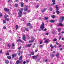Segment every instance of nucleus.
I'll return each mask as SVG.
<instances>
[{"label":"nucleus","mask_w":64,"mask_h":64,"mask_svg":"<svg viewBox=\"0 0 64 64\" xmlns=\"http://www.w3.org/2000/svg\"><path fill=\"white\" fill-rule=\"evenodd\" d=\"M44 23L42 22L40 27V28L42 30V29H43L44 28Z\"/></svg>","instance_id":"obj_1"},{"label":"nucleus","mask_w":64,"mask_h":64,"mask_svg":"<svg viewBox=\"0 0 64 64\" xmlns=\"http://www.w3.org/2000/svg\"><path fill=\"white\" fill-rule=\"evenodd\" d=\"M9 17V16L7 15H5L4 16V17L5 18V20H7L8 21H9V18H8L7 17Z\"/></svg>","instance_id":"obj_2"},{"label":"nucleus","mask_w":64,"mask_h":64,"mask_svg":"<svg viewBox=\"0 0 64 64\" xmlns=\"http://www.w3.org/2000/svg\"><path fill=\"white\" fill-rule=\"evenodd\" d=\"M19 12L18 13V17H21V15L22 14V11L20 10H19Z\"/></svg>","instance_id":"obj_3"},{"label":"nucleus","mask_w":64,"mask_h":64,"mask_svg":"<svg viewBox=\"0 0 64 64\" xmlns=\"http://www.w3.org/2000/svg\"><path fill=\"white\" fill-rule=\"evenodd\" d=\"M33 38V36H32V37L31 38L32 40H30L29 41V43H32V42H33L34 41V40H35V39L34 38L32 39Z\"/></svg>","instance_id":"obj_4"},{"label":"nucleus","mask_w":64,"mask_h":64,"mask_svg":"<svg viewBox=\"0 0 64 64\" xmlns=\"http://www.w3.org/2000/svg\"><path fill=\"white\" fill-rule=\"evenodd\" d=\"M64 19V16H62V17L61 18H60V22H62V21H63V20Z\"/></svg>","instance_id":"obj_5"},{"label":"nucleus","mask_w":64,"mask_h":64,"mask_svg":"<svg viewBox=\"0 0 64 64\" xmlns=\"http://www.w3.org/2000/svg\"><path fill=\"white\" fill-rule=\"evenodd\" d=\"M12 58H14L15 57L17 56V54H13L12 55Z\"/></svg>","instance_id":"obj_6"},{"label":"nucleus","mask_w":64,"mask_h":64,"mask_svg":"<svg viewBox=\"0 0 64 64\" xmlns=\"http://www.w3.org/2000/svg\"><path fill=\"white\" fill-rule=\"evenodd\" d=\"M22 40H24L26 41V36L25 35H24L22 36Z\"/></svg>","instance_id":"obj_7"},{"label":"nucleus","mask_w":64,"mask_h":64,"mask_svg":"<svg viewBox=\"0 0 64 64\" xmlns=\"http://www.w3.org/2000/svg\"><path fill=\"white\" fill-rule=\"evenodd\" d=\"M21 62V61L20 60H17L16 63V64H18L19 63H20Z\"/></svg>","instance_id":"obj_8"},{"label":"nucleus","mask_w":64,"mask_h":64,"mask_svg":"<svg viewBox=\"0 0 64 64\" xmlns=\"http://www.w3.org/2000/svg\"><path fill=\"white\" fill-rule=\"evenodd\" d=\"M24 10L25 11H28V8L27 6H26L24 8Z\"/></svg>","instance_id":"obj_9"},{"label":"nucleus","mask_w":64,"mask_h":64,"mask_svg":"<svg viewBox=\"0 0 64 64\" xmlns=\"http://www.w3.org/2000/svg\"><path fill=\"white\" fill-rule=\"evenodd\" d=\"M49 40V39H47L44 41V42L45 43H48Z\"/></svg>","instance_id":"obj_10"},{"label":"nucleus","mask_w":64,"mask_h":64,"mask_svg":"<svg viewBox=\"0 0 64 64\" xmlns=\"http://www.w3.org/2000/svg\"><path fill=\"white\" fill-rule=\"evenodd\" d=\"M38 57V56H32V57L33 58V59H35L36 58V57Z\"/></svg>","instance_id":"obj_11"},{"label":"nucleus","mask_w":64,"mask_h":64,"mask_svg":"<svg viewBox=\"0 0 64 64\" xmlns=\"http://www.w3.org/2000/svg\"><path fill=\"white\" fill-rule=\"evenodd\" d=\"M50 22L51 23H54L55 22V20H50Z\"/></svg>","instance_id":"obj_12"},{"label":"nucleus","mask_w":64,"mask_h":64,"mask_svg":"<svg viewBox=\"0 0 64 64\" xmlns=\"http://www.w3.org/2000/svg\"><path fill=\"white\" fill-rule=\"evenodd\" d=\"M56 56L57 58H59V53L57 54Z\"/></svg>","instance_id":"obj_13"},{"label":"nucleus","mask_w":64,"mask_h":64,"mask_svg":"<svg viewBox=\"0 0 64 64\" xmlns=\"http://www.w3.org/2000/svg\"><path fill=\"white\" fill-rule=\"evenodd\" d=\"M52 33L53 34H56L57 33L54 30H53L52 31Z\"/></svg>","instance_id":"obj_14"},{"label":"nucleus","mask_w":64,"mask_h":64,"mask_svg":"<svg viewBox=\"0 0 64 64\" xmlns=\"http://www.w3.org/2000/svg\"><path fill=\"white\" fill-rule=\"evenodd\" d=\"M32 45V44H28V46H27V47H30Z\"/></svg>","instance_id":"obj_15"},{"label":"nucleus","mask_w":64,"mask_h":64,"mask_svg":"<svg viewBox=\"0 0 64 64\" xmlns=\"http://www.w3.org/2000/svg\"><path fill=\"white\" fill-rule=\"evenodd\" d=\"M5 63L6 64H8L9 63V61L8 60H6L5 61Z\"/></svg>","instance_id":"obj_16"},{"label":"nucleus","mask_w":64,"mask_h":64,"mask_svg":"<svg viewBox=\"0 0 64 64\" xmlns=\"http://www.w3.org/2000/svg\"><path fill=\"white\" fill-rule=\"evenodd\" d=\"M22 56H21L19 58V60H22Z\"/></svg>","instance_id":"obj_17"},{"label":"nucleus","mask_w":64,"mask_h":64,"mask_svg":"<svg viewBox=\"0 0 64 64\" xmlns=\"http://www.w3.org/2000/svg\"><path fill=\"white\" fill-rule=\"evenodd\" d=\"M56 12L57 14H60V12H59V11L58 10H57Z\"/></svg>","instance_id":"obj_18"},{"label":"nucleus","mask_w":64,"mask_h":64,"mask_svg":"<svg viewBox=\"0 0 64 64\" xmlns=\"http://www.w3.org/2000/svg\"><path fill=\"white\" fill-rule=\"evenodd\" d=\"M31 25V24H30V23H28V24H27V26H30Z\"/></svg>","instance_id":"obj_19"},{"label":"nucleus","mask_w":64,"mask_h":64,"mask_svg":"<svg viewBox=\"0 0 64 64\" xmlns=\"http://www.w3.org/2000/svg\"><path fill=\"white\" fill-rule=\"evenodd\" d=\"M50 56L51 57H54V55L53 54H50Z\"/></svg>","instance_id":"obj_20"},{"label":"nucleus","mask_w":64,"mask_h":64,"mask_svg":"<svg viewBox=\"0 0 64 64\" xmlns=\"http://www.w3.org/2000/svg\"><path fill=\"white\" fill-rule=\"evenodd\" d=\"M7 58L8 59H11V57L9 56H8Z\"/></svg>","instance_id":"obj_21"},{"label":"nucleus","mask_w":64,"mask_h":64,"mask_svg":"<svg viewBox=\"0 0 64 64\" xmlns=\"http://www.w3.org/2000/svg\"><path fill=\"white\" fill-rule=\"evenodd\" d=\"M58 26H62L63 24L61 23H60L58 24Z\"/></svg>","instance_id":"obj_22"},{"label":"nucleus","mask_w":64,"mask_h":64,"mask_svg":"<svg viewBox=\"0 0 64 64\" xmlns=\"http://www.w3.org/2000/svg\"><path fill=\"white\" fill-rule=\"evenodd\" d=\"M17 41L19 42H22V40H21L20 39H19L17 40Z\"/></svg>","instance_id":"obj_23"},{"label":"nucleus","mask_w":64,"mask_h":64,"mask_svg":"<svg viewBox=\"0 0 64 64\" xmlns=\"http://www.w3.org/2000/svg\"><path fill=\"white\" fill-rule=\"evenodd\" d=\"M23 2H22L21 3V7H23Z\"/></svg>","instance_id":"obj_24"},{"label":"nucleus","mask_w":64,"mask_h":64,"mask_svg":"<svg viewBox=\"0 0 64 64\" xmlns=\"http://www.w3.org/2000/svg\"><path fill=\"white\" fill-rule=\"evenodd\" d=\"M16 30H17V29H18V26L17 25H16Z\"/></svg>","instance_id":"obj_25"},{"label":"nucleus","mask_w":64,"mask_h":64,"mask_svg":"<svg viewBox=\"0 0 64 64\" xmlns=\"http://www.w3.org/2000/svg\"><path fill=\"white\" fill-rule=\"evenodd\" d=\"M56 10H58V6H56Z\"/></svg>","instance_id":"obj_26"},{"label":"nucleus","mask_w":64,"mask_h":64,"mask_svg":"<svg viewBox=\"0 0 64 64\" xmlns=\"http://www.w3.org/2000/svg\"><path fill=\"white\" fill-rule=\"evenodd\" d=\"M7 46L8 47V48H10V44H8L7 45Z\"/></svg>","instance_id":"obj_27"},{"label":"nucleus","mask_w":64,"mask_h":64,"mask_svg":"<svg viewBox=\"0 0 64 64\" xmlns=\"http://www.w3.org/2000/svg\"><path fill=\"white\" fill-rule=\"evenodd\" d=\"M25 29L27 31H29V30L27 28H25Z\"/></svg>","instance_id":"obj_28"},{"label":"nucleus","mask_w":64,"mask_h":64,"mask_svg":"<svg viewBox=\"0 0 64 64\" xmlns=\"http://www.w3.org/2000/svg\"><path fill=\"white\" fill-rule=\"evenodd\" d=\"M18 4H15V5H14V6L15 7H18Z\"/></svg>","instance_id":"obj_29"},{"label":"nucleus","mask_w":64,"mask_h":64,"mask_svg":"<svg viewBox=\"0 0 64 64\" xmlns=\"http://www.w3.org/2000/svg\"><path fill=\"white\" fill-rule=\"evenodd\" d=\"M50 47L51 48V49H53L54 48V47H53V46L52 45H50Z\"/></svg>","instance_id":"obj_30"},{"label":"nucleus","mask_w":64,"mask_h":64,"mask_svg":"<svg viewBox=\"0 0 64 64\" xmlns=\"http://www.w3.org/2000/svg\"><path fill=\"white\" fill-rule=\"evenodd\" d=\"M61 28H58V32H61Z\"/></svg>","instance_id":"obj_31"},{"label":"nucleus","mask_w":64,"mask_h":64,"mask_svg":"<svg viewBox=\"0 0 64 64\" xmlns=\"http://www.w3.org/2000/svg\"><path fill=\"white\" fill-rule=\"evenodd\" d=\"M52 18H55V16L54 15H53L52 16Z\"/></svg>","instance_id":"obj_32"},{"label":"nucleus","mask_w":64,"mask_h":64,"mask_svg":"<svg viewBox=\"0 0 64 64\" xmlns=\"http://www.w3.org/2000/svg\"><path fill=\"white\" fill-rule=\"evenodd\" d=\"M52 8H50V11H52Z\"/></svg>","instance_id":"obj_33"},{"label":"nucleus","mask_w":64,"mask_h":64,"mask_svg":"<svg viewBox=\"0 0 64 64\" xmlns=\"http://www.w3.org/2000/svg\"><path fill=\"white\" fill-rule=\"evenodd\" d=\"M43 46V45H41L40 46V48H41V47H42Z\"/></svg>","instance_id":"obj_34"},{"label":"nucleus","mask_w":64,"mask_h":64,"mask_svg":"<svg viewBox=\"0 0 64 64\" xmlns=\"http://www.w3.org/2000/svg\"><path fill=\"white\" fill-rule=\"evenodd\" d=\"M53 41L55 42L57 41V39L56 38L54 39L53 40Z\"/></svg>","instance_id":"obj_35"},{"label":"nucleus","mask_w":64,"mask_h":64,"mask_svg":"<svg viewBox=\"0 0 64 64\" xmlns=\"http://www.w3.org/2000/svg\"><path fill=\"white\" fill-rule=\"evenodd\" d=\"M31 53L32 55H34V52H31Z\"/></svg>","instance_id":"obj_36"},{"label":"nucleus","mask_w":64,"mask_h":64,"mask_svg":"<svg viewBox=\"0 0 64 64\" xmlns=\"http://www.w3.org/2000/svg\"><path fill=\"white\" fill-rule=\"evenodd\" d=\"M3 24H4L5 23H6V21H5V20H3Z\"/></svg>","instance_id":"obj_37"},{"label":"nucleus","mask_w":64,"mask_h":64,"mask_svg":"<svg viewBox=\"0 0 64 64\" xmlns=\"http://www.w3.org/2000/svg\"><path fill=\"white\" fill-rule=\"evenodd\" d=\"M8 9H7L6 8H4V11H7V10Z\"/></svg>","instance_id":"obj_38"},{"label":"nucleus","mask_w":64,"mask_h":64,"mask_svg":"<svg viewBox=\"0 0 64 64\" xmlns=\"http://www.w3.org/2000/svg\"><path fill=\"white\" fill-rule=\"evenodd\" d=\"M45 20H48V18L47 17H46L45 18Z\"/></svg>","instance_id":"obj_39"},{"label":"nucleus","mask_w":64,"mask_h":64,"mask_svg":"<svg viewBox=\"0 0 64 64\" xmlns=\"http://www.w3.org/2000/svg\"><path fill=\"white\" fill-rule=\"evenodd\" d=\"M60 51H62V50H63V48H60Z\"/></svg>","instance_id":"obj_40"},{"label":"nucleus","mask_w":64,"mask_h":64,"mask_svg":"<svg viewBox=\"0 0 64 64\" xmlns=\"http://www.w3.org/2000/svg\"><path fill=\"white\" fill-rule=\"evenodd\" d=\"M18 55H20V51H18Z\"/></svg>","instance_id":"obj_41"},{"label":"nucleus","mask_w":64,"mask_h":64,"mask_svg":"<svg viewBox=\"0 0 64 64\" xmlns=\"http://www.w3.org/2000/svg\"><path fill=\"white\" fill-rule=\"evenodd\" d=\"M47 9V8H44V11H46Z\"/></svg>","instance_id":"obj_42"},{"label":"nucleus","mask_w":64,"mask_h":64,"mask_svg":"<svg viewBox=\"0 0 64 64\" xmlns=\"http://www.w3.org/2000/svg\"><path fill=\"white\" fill-rule=\"evenodd\" d=\"M6 27L5 26H4V27H3V28L4 29H6Z\"/></svg>","instance_id":"obj_43"},{"label":"nucleus","mask_w":64,"mask_h":64,"mask_svg":"<svg viewBox=\"0 0 64 64\" xmlns=\"http://www.w3.org/2000/svg\"><path fill=\"white\" fill-rule=\"evenodd\" d=\"M60 39H61V36H60L59 37V40H60Z\"/></svg>","instance_id":"obj_44"},{"label":"nucleus","mask_w":64,"mask_h":64,"mask_svg":"<svg viewBox=\"0 0 64 64\" xmlns=\"http://www.w3.org/2000/svg\"><path fill=\"white\" fill-rule=\"evenodd\" d=\"M2 50H1L0 51V54L2 53Z\"/></svg>","instance_id":"obj_45"},{"label":"nucleus","mask_w":64,"mask_h":64,"mask_svg":"<svg viewBox=\"0 0 64 64\" xmlns=\"http://www.w3.org/2000/svg\"><path fill=\"white\" fill-rule=\"evenodd\" d=\"M6 55H9V53L8 52L6 53Z\"/></svg>","instance_id":"obj_46"},{"label":"nucleus","mask_w":64,"mask_h":64,"mask_svg":"<svg viewBox=\"0 0 64 64\" xmlns=\"http://www.w3.org/2000/svg\"><path fill=\"white\" fill-rule=\"evenodd\" d=\"M42 40H41V41L40 42V44H42Z\"/></svg>","instance_id":"obj_47"},{"label":"nucleus","mask_w":64,"mask_h":64,"mask_svg":"<svg viewBox=\"0 0 64 64\" xmlns=\"http://www.w3.org/2000/svg\"><path fill=\"white\" fill-rule=\"evenodd\" d=\"M12 49H15V47H14V46H12Z\"/></svg>","instance_id":"obj_48"},{"label":"nucleus","mask_w":64,"mask_h":64,"mask_svg":"<svg viewBox=\"0 0 64 64\" xmlns=\"http://www.w3.org/2000/svg\"><path fill=\"white\" fill-rule=\"evenodd\" d=\"M56 45H59V43L57 42H56Z\"/></svg>","instance_id":"obj_49"},{"label":"nucleus","mask_w":64,"mask_h":64,"mask_svg":"<svg viewBox=\"0 0 64 64\" xmlns=\"http://www.w3.org/2000/svg\"><path fill=\"white\" fill-rule=\"evenodd\" d=\"M52 2H55V0H52Z\"/></svg>","instance_id":"obj_50"},{"label":"nucleus","mask_w":64,"mask_h":64,"mask_svg":"<svg viewBox=\"0 0 64 64\" xmlns=\"http://www.w3.org/2000/svg\"><path fill=\"white\" fill-rule=\"evenodd\" d=\"M56 3H55V2H53L52 4V5H55Z\"/></svg>","instance_id":"obj_51"},{"label":"nucleus","mask_w":64,"mask_h":64,"mask_svg":"<svg viewBox=\"0 0 64 64\" xmlns=\"http://www.w3.org/2000/svg\"><path fill=\"white\" fill-rule=\"evenodd\" d=\"M20 10L21 11H23V8H21Z\"/></svg>","instance_id":"obj_52"},{"label":"nucleus","mask_w":64,"mask_h":64,"mask_svg":"<svg viewBox=\"0 0 64 64\" xmlns=\"http://www.w3.org/2000/svg\"><path fill=\"white\" fill-rule=\"evenodd\" d=\"M6 11H7V12H9V10L8 9Z\"/></svg>","instance_id":"obj_53"},{"label":"nucleus","mask_w":64,"mask_h":64,"mask_svg":"<svg viewBox=\"0 0 64 64\" xmlns=\"http://www.w3.org/2000/svg\"><path fill=\"white\" fill-rule=\"evenodd\" d=\"M12 46H14V43H12Z\"/></svg>","instance_id":"obj_54"},{"label":"nucleus","mask_w":64,"mask_h":64,"mask_svg":"<svg viewBox=\"0 0 64 64\" xmlns=\"http://www.w3.org/2000/svg\"><path fill=\"white\" fill-rule=\"evenodd\" d=\"M44 12H45L44 10H42V13H44Z\"/></svg>","instance_id":"obj_55"},{"label":"nucleus","mask_w":64,"mask_h":64,"mask_svg":"<svg viewBox=\"0 0 64 64\" xmlns=\"http://www.w3.org/2000/svg\"><path fill=\"white\" fill-rule=\"evenodd\" d=\"M26 63V62L25 61H24L23 62V63L24 64H25V63Z\"/></svg>","instance_id":"obj_56"},{"label":"nucleus","mask_w":64,"mask_h":64,"mask_svg":"<svg viewBox=\"0 0 64 64\" xmlns=\"http://www.w3.org/2000/svg\"><path fill=\"white\" fill-rule=\"evenodd\" d=\"M25 1L26 2H27L28 1V0H25Z\"/></svg>","instance_id":"obj_57"},{"label":"nucleus","mask_w":64,"mask_h":64,"mask_svg":"<svg viewBox=\"0 0 64 64\" xmlns=\"http://www.w3.org/2000/svg\"><path fill=\"white\" fill-rule=\"evenodd\" d=\"M26 63H29V61H28V60H27L26 61Z\"/></svg>","instance_id":"obj_58"},{"label":"nucleus","mask_w":64,"mask_h":64,"mask_svg":"<svg viewBox=\"0 0 64 64\" xmlns=\"http://www.w3.org/2000/svg\"><path fill=\"white\" fill-rule=\"evenodd\" d=\"M48 34L49 33L48 32L46 34V35H48Z\"/></svg>","instance_id":"obj_59"},{"label":"nucleus","mask_w":64,"mask_h":64,"mask_svg":"<svg viewBox=\"0 0 64 64\" xmlns=\"http://www.w3.org/2000/svg\"><path fill=\"white\" fill-rule=\"evenodd\" d=\"M47 61H48V60L47 59H46V60H45V61L46 62H47Z\"/></svg>","instance_id":"obj_60"},{"label":"nucleus","mask_w":64,"mask_h":64,"mask_svg":"<svg viewBox=\"0 0 64 64\" xmlns=\"http://www.w3.org/2000/svg\"><path fill=\"white\" fill-rule=\"evenodd\" d=\"M62 47V45H59V47Z\"/></svg>","instance_id":"obj_61"},{"label":"nucleus","mask_w":64,"mask_h":64,"mask_svg":"<svg viewBox=\"0 0 64 64\" xmlns=\"http://www.w3.org/2000/svg\"><path fill=\"white\" fill-rule=\"evenodd\" d=\"M11 1V0H8V3H9Z\"/></svg>","instance_id":"obj_62"},{"label":"nucleus","mask_w":64,"mask_h":64,"mask_svg":"<svg viewBox=\"0 0 64 64\" xmlns=\"http://www.w3.org/2000/svg\"><path fill=\"white\" fill-rule=\"evenodd\" d=\"M46 30H47L46 28H45L44 29V31H46Z\"/></svg>","instance_id":"obj_63"},{"label":"nucleus","mask_w":64,"mask_h":64,"mask_svg":"<svg viewBox=\"0 0 64 64\" xmlns=\"http://www.w3.org/2000/svg\"><path fill=\"white\" fill-rule=\"evenodd\" d=\"M0 16H2V14H0Z\"/></svg>","instance_id":"obj_64"}]
</instances>
